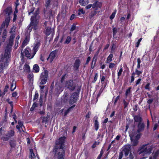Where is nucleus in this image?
Returning <instances> with one entry per match:
<instances>
[{"instance_id": "obj_1", "label": "nucleus", "mask_w": 159, "mask_h": 159, "mask_svg": "<svg viewBox=\"0 0 159 159\" xmlns=\"http://www.w3.org/2000/svg\"><path fill=\"white\" fill-rule=\"evenodd\" d=\"M65 139V137L60 138L56 143V146L54 150L55 152V156L57 157L58 159H64Z\"/></svg>"}, {"instance_id": "obj_2", "label": "nucleus", "mask_w": 159, "mask_h": 159, "mask_svg": "<svg viewBox=\"0 0 159 159\" xmlns=\"http://www.w3.org/2000/svg\"><path fill=\"white\" fill-rule=\"evenodd\" d=\"M39 12L37 10L33 16H32L30 19L31 22L27 28L30 32L32 29L34 30H37L39 28V16L38 15Z\"/></svg>"}, {"instance_id": "obj_3", "label": "nucleus", "mask_w": 159, "mask_h": 159, "mask_svg": "<svg viewBox=\"0 0 159 159\" xmlns=\"http://www.w3.org/2000/svg\"><path fill=\"white\" fill-rule=\"evenodd\" d=\"M78 94L77 92L73 93L70 98L69 94L66 92L65 93L61 98V103L64 104L69 102L70 105L75 103L77 99Z\"/></svg>"}, {"instance_id": "obj_4", "label": "nucleus", "mask_w": 159, "mask_h": 159, "mask_svg": "<svg viewBox=\"0 0 159 159\" xmlns=\"http://www.w3.org/2000/svg\"><path fill=\"white\" fill-rule=\"evenodd\" d=\"M152 147L148 144H145L139 147L138 150L139 155L143 157L140 159H145L147 157L148 155L152 153Z\"/></svg>"}, {"instance_id": "obj_5", "label": "nucleus", "mask_w": 159, "mask_h": 159, "mask_svg": "<svg viewBox=\"0 0 159 159\" xmlns=\"http://www.w3.org/2000/svg\"><path fill=\"white\" fill-rule=\"evenodd\" d=\"M141 136V134H135L134 132H132L130 134L131 144L133 146H136L139 143L138 140L140 138Z\"/></svg>"}, {"instance_id": "obj_6", "label": "nucleus", "mask_w": 159, "mask_h": 159, "mask_svg": "<svg viewBox=\"0 0 159 159\" xmlns=\"http://www.w3.org/2000/svg\"><path fill=\"white\" fill-rule=\"evenodd\" d=\"M48 71L46 70H45L44 72L42 73L40 79V84L43 85L46 83L48 77Z\"/></svg>"}, {"instance_id": "obj_7", "label": "nucleus", "mask_w": 159, "mask_h": 159, "mask_svg": "<svg viewBox=\"0 0 159 159\" xmlns=\"http://www.w3.org/2000/svg\"><path fill=\"white\" fill-rule=\"evenodd\" d=\"M0 62H1L0 63V73H2L5 67L7 66L8 64L6 59H5V58L3 57H1Z\"/></svg>"}, {"instance_id": "obj_8", "label": "nucleus", "mask_w": 159, "mask_h": 159, "mask_svg": "<svg viewBox=\"0 0 159 159\" xmlns=\"http://www.w3.org/2000/svg\"><path fill=\"white\" fill-rule=\"evenodd\" d=\"M12 46L7 44L5 50V53L3 56V54L1 55L2 57H3L5 58V59H6L7 61V57H9V56L10 53V52L11 50V47Z\"/></svg>"}, {"instance_id": "obj_9", "label": "nucleus", "mask_w": 159, "mask_h": 159, "mask_svg": "<svg viewBox=\"0 0 159 159\" xmlns=\"http://www.w3.org/2000/svg\"><path fill=\"white\" fill-rule=\"evenodd\" d=\"M25 53L26 57L31 59L33 58L35 55L33 51L31 50L29 48H26L25 50Z\"/></svg>"}, {"instance_id": "obj_10", "label": "nucleus", "mask_w": 159, "mask_h": 159, "mask_svg": "<svg viewBox=\"0 0 159 159\" xmlns=\"http://www.w3.org/2000/svg\"><path fill=\"white\" fill-rule=\"evenodd\" d=\"M66 87L70 91H72L75 89L76 85L73 81L70 80L66 82Z\"/></svg>"}, {"instance_id": "obj_11", "label": "nucleus", "mask_w": 159, "mask_h": 159, "mask_svg": "<svg viewBox=\"0 0 159 159\" xmlns=\"http://www.w3.org/2000/svg\"><path fill=\"white\" fill-rule=\"evenodd\" d=\"M131 147V145L129 144L125 145L124 146L123 151L124 152L125 155V156H127L128 155L130 150Z\"/></svg>"}, {"instance_id": "obj_12", "label": "nucleus", "mask_w": 159, "mask_h": 159, "mask_svg": "<svg viewBox=\"0 0 159 159\" xmlns=\"http://www.w3.org/2000/svg\"><path fill=\"white\" fill-rule=\"evenodd\" d=\"M9 21L10 19L9 17H8L6 19L5 22H3L1 26L0 29V35L1 34L2 29H3L4 28H5V26H6L7 27Z\"/></svg>"}, {"instance_id": "obj_13", "label": "nucleus", "mask_w": 159, "mask_h": 159, "mask_svg": "<svg viewBox=\"0 0 159 159\" xmlns=\"http://www.w3.org/2000/svg\"><path fill=\"white\" fill-rule=\"evenodd\" d=\"M144 126L143 123H138L137 131H133L132 132H134L135 134H140V133L143 130Z\"/></svg>"}, {"instance_id": "obj_14", "label": "nucleus", "mask_w": 159, "mask_h": 159, "mask_svg": "<svg viewBox=\"0 0 159 159\" xmlns=\"http://www.w3.org/2000/svg\"><path fill=\"white\" fill-rule=\"evenodd\" d=\"M57 51L55 50L52 52L47 59H49L50 62H51L57 56Z\"/></svg>"}, {"instance_id": "obj_15", "label": "nucleus", "mask_w": 159, "mask_h": 159, "mask_svg": "<svg viewBox=\"0 0 159 159\" xmlns=\"http://www.w3.org/2000/svg\"><path fill=\"white\" fill-rule=\"evenodd\" d=\"M25 39L23 41L22 44V47L24 48L25 46H26L27 43H29L30 41V34L29 33H27L25 34Z\"/></svg>"}, {"instance_id": "obj_16", "label": "nucleus", "mask_w": 159, "mask_h": 159, "mask_svg": "<svg viewBox=\"0 0 159 159\" xmlns=\"http://www.w3.org/2000/svg\"><path fill=\"white\" fill-rule=\"evenodd\" d=\"M102 6V3L98 1L95 2L92 4V8L97 10L98 8H100Z\"/></svg>"}, {"instance_id": "obj_17", "label": "nucleus", "mask_w": 159, "mask_h": 159, "mask_svg": "<svg viewBox=\"0 0 159 159\" xmlns=\"http://www.w3.org/2000/svg\"><path fill=\"white\" fill-rule=\"evenodd\" d=\"M40 45V42L37 41L35 42L34 44V46L33 48V50L35 54L38 51V49Z\"/></svg>"}, {"instance_id": "obj_18", "label": "nucleus", "mask_w": 159, "mask_h": 159, "mask_svg": "<svg viewBox=\"0 0 159 159\" xmlns=\"http://www.w3.org/2000/svg\"><path fill=\"white\" fill-rule=\"evenodd\" d=\"M134 118L135 122H138L139 123H142V118L139 115L134 116Z\"/></svg>"}, {"instance_id": "obj_19", "label": "nucleus", "mask_w": 159, "mask_h": 159, "mask_svg": "<svg viewBox=\"0 0 159 159\" xmlns=\"http://www.w3.org/2000/svg\"><path fill=\"white\" fill-rule=\"evenodd\" d=\"M80 62L79 59L76 60L75 61V63L74 64V68L76 70H77L80 66Z\"/></svg>"}, {"instance_id": "obj_20", "label": "nucleus", "mask_w": 159, "mask_h": 159, "mask_svg": "<svg viewBox=\"0 0 159 159\" xmlns=\"http://www.w3.org/2000/svg\"><path fill=\"white\" fill-rule=\"evenodd\" d=\"M5 13L6 14V16H8V17H9V16L10 15L11 13L12 12V11L11 8H7L6 10H5ZM7 18H6V19ZM10 19V18H9Z\"/></svg>"}, {"instance_id": "obj_21", "label": "nucleus", "mask_w": 159, "mask_h": 159, "mask_svg": "<svg viewBox=\"0 0 159 159\" xmlns=\"http://www.w3.org/2000/svg\"><path fill=\"white\" fill-rule=\"evenodd\" d=\"M80 4L83 6H85L89 3L88 0H79Z\"/></svg>"}, {"instance_id": "obj_22", "label": "nucleus", "mask_w": 159, "mask_h": 159, "mask_svg": "<svg viewBox=\"0 0 159 159\" xmlns=\"http://www.w3.org/2000/svg\"><path fill=\"white\" fill-rule=\"evenodd\" d=\"M15 37V34H13L11 36H10L9 40V43L7 44L9 45H10L11 46H12L13 43V39H14V38Z\"/></svg>"}, {"instance_id": "obj_23", "label": "nucleus", "mask_w": 159, "mask_h": 159, "mask_svg": "<svg viewBox=\"0 0 159 159\" xmlns=\"http://www.w3.org/2000/svg\"><path fill=\"white\" fill-rule=\"evenodd\" d=\"M45 34L47 36L49 35L52 33L51 28L49 26L46 28Z\"/></svg>"}, {"instance_id": "obj_24", "label": "nucleus", "mask_w": 159, "mask_h": 159, "mask_svg": "<svg viewBox=\"0 0 159 159\" xmlns=\"http://www.w3.org/2000/svg\"><path fill=\"white\" fill-rule=\"evenodd\" d=\"M15 132L13 130H10L8 131L6 136L8 137L9 138L13 136L14 135Z\"/></svg>"}, {"instance_id": "obj_25", "label": "nucleus", "mask_w": 159, "mask_h": 159, "mask_svg": "<svg viewBox=\"0 0 159 159\" xmlns=\"http://www.w3.org/2000/svg\"><path fill=\"white\" fill-rule=\"evenodd\" d=\"M97 11H91V13L89 14V17L90 19H91L97 13Z\"/></svg>"}, {"instance_id": "obj_26", "label": "nucleus", "mask_w": 159, "mask_h": 159, "mask_svg": "<svg viewBox=\"0 0 159 159\" xmlns=\"http://www.w3.org/2000/svg\"><path fill=\"white\" fill-rule=\"evenodd\" d=\"M75 107V105H74L73 106L69 107L67 110H66L64 114V116H66L68 113L71 110V109Z\"/></svg>"}, {"instance_id": "obj_27", "label": "nucleus", "mask_w": 159, "mask_h": 159, "mask_svg": "<svg viewBox=\"0 0 159 159\" xmlns=\"http://www.w3.org/2000/svg\"><path fill=\"white\" fill-rule=\"evenodd\" d=\"M113 57V55L112 54H110L107 58V63H108L112 61V58Z\"/></svg>"}, {"instance_id": "obj_28", "label": "nucleus", "mask_w": 159, "mask_h": 159, "mask_svg": "<svg viewBox=\"0 0 159 159\" xmlns=\"http://www.w3.org/2000/svg\"><path fill=\"white\" fill-rule=\"evenodd\" d=\"M16 86L15 83H14V82L13 81L11 83L10 89L11 91H13L16 88Z\"/></svg>"}, {"instance_id": "obj_29", "label": "nucleus", "mask_w": 159, "mask_h": 159, "mask_svg": "<svg viewBox=\"0 0 159 159\" xmlns=\"http://www.w3.org/2000/svg\"><path fill=\"white\" fill-rule=\"evenodd\" d=\"M94 127L95 130L96 131L99 128V124L97 119L95 121Z\"/></svg>"}, {"instance_id": "obj_30", "label": "nucleus", "mask_w": 159, "mask_h": 159, "mask_svg": "<svg viewBox=\"0 0 159 159\" xmlns=\"http://www.w3.org/2000/svg\"><path fill=\"white\" fill-rule=\"evenodd\" d=\"M33 69L36 72H38L39 71V67L38 65L35 64L33 66Z\"/></svg>"}, {"instance_id": "obj_31", "label": "nucleus", "mask_w": 159, "mask_h": 159, "mask_svg": "<svg viewBox=\"0 0 159 159\" xmlns=\"http://www.w3.org/2000/svg\"><path fill=\"white\" fill-rule=\"evenodd\" d=\"M10 145L11 148H14L16 145V141L14 140H11L10 142Z\"/></svg>"}, {"instance_id": "obj_32", "label": "nucleus", "mask_w": 159, "mask_h": 159, "mask_svg": "<svg viewBox=\"0 0 159 159\" xmlns=\"http://www.w3.org/2000/svg\"><path fill=\"white\" fill-rule=\"evenodd\" d=\"M56 89L57 90V92L58 94L63 90V88L60 86H59V88H57V86Z\"/></svg>"}, {"instance_id": "obj_33", "label": "nucleus", "mask_w": 159, "mask_h": 159, "mask_svg": "<svg viewBox=\"0 0 159 159\" xmlns=\"http://www.w3.org/2000/svg\"><path fill=\"white\" fill-rule=\"evenodd\" d=\"M24 69L27 71H29L30 67L29 65L27 64H25L24 65Z\"/></svg>"}, {"instance_id": "obj_34", "label": "nucleus", "mask_w": 159, "mask_h": 159, "mask_svg": "<svg viewBox=\"0 0 159 159\" xmlns=\"http://www.w3.org/2000/svg\"><path fill=\"white\" fill-rule=\"evenodd\" d=\"M76 28V27L75 25L74 24L71 27V29L70 30V33H71Z\"/></svg>"}, {"instance_id": "obj_35", "label": "nucleus", "mask_w": 159, "mask_h": 159, "mask_svg": "<svg viewBox=\"0 0 159 159\" xmlns=\"http://www.w3.org/2000/svg\"><path fill=\"white\" fill-rule=\"evenodd\" d=\"M131 88L129 87L128 89H127L125 92V96L126 97H127L128 95L130 93V89Z\"/></svg>"}, {"instance_id": "obj_36", "label": "nucleus", "mask_w": 159, "mask_h": 159, "mask_svg": "<svg viewBox=\"0 0 159 159\" xmlns=\"http://www.w3.org/2000/svg\"><path fill=\"white\" fill-rule=\"evenodd\" d=\"M158 154H159V153L158 151H157L155 152H153L152 153L153 158L154 159H156L157 157H158Z\"/></svg>"}, {"instance_id": "obj_37", "label": "nucleus", "mask_w": 159, "mask_h": 159, "mask_svg": "<svg viewBox=\"0 0 159 159\" xmlns=\"http://www.w3.org/2000/svg\"><path fill=\"white\" fill-rule=\"evenodd\" d=\"M71 38L70 36H68L66 38V41L64 42V43L68 44L71 41Z\"/></svg>"}, {"instance_id": "obj_38", "label": "nucleus", "mask_w": 159, "mask_h": 159, "mask_svg": "<svg viewBox=\"0 0 159 159\" xmlns=\"http://www.w3.org/2000/svg\"><path fill=\"white\" fill-rule=\"evenodd\" d=\"M137 61L138 63L137 65V68L138 69H139L140 68V64L141 62V61L140 60V58H138L137 59Z\"/></svg>"}, {"instance_id": "obj_39", "label": "nucleus", "mask_w": 159, "mask_h": 159, "mask_svg": "<svg viewBox=\"0 0 159 159\" xmlns=\"http://www.w3.org/2000/svg\"><path fill=\"white\" fill-rule=\"evenodd\" d=\"M37 103L36 102H34L31 108L30 109V111H33L34 109V108L37 107Z\"/></svg>"}, {"instance_id": "obj_40", "label": "nucleus", "mask_w": 159, "mask_h": 159, "mask_svg": "<svg viewBox=\"0 0 159 159\" xmlns=\"http://www.w3.org/2000/svg\"><path fill=\"white\" fill-rule=\"evenodd\" d=\"M123 106H124V108H126L127 107L129 103V102H127L125 100H124L123 101Z\"/></svg>"}, {"instance_id": "obj_41", "label": "nucleus", "mask_w": 159, "mask_h": 159, "mask_svg": "<svg viewBox=\"0 0 159 159\" xmlns=\"http://www.w3.org/2000/svg\"><path fill=\"white\" fill-rule=\"evenodd\" d=\"M30 157L32 158L33 157H36L34 154L33 152V149H30Z\"/></svg>"}, {"instance_id": "obj_42", "label": "nucleus", "mask_w": 159, "mask_h": 159, "mask_svg": "<svg viewBox=\"0 0 159 159\" xmlns=\"http://www.w3.org/2000/svg\"><path fill=\"white\" fill-rule=\"evenodd\" d=\"M79 13L78 14L79 15H80L81 14H84L85 13V11H84L83 9L81 8H80L79 9Z\"/></svg>"}, {"instance_id": "obj_43", "label": "nucleus", "mask_w": 159, "mask_h": 159, "mask_svg": "<svg viewBox=\"0 0 159 159\" xmlns=\"http://www.w3.org/2000/svg\"><path fill=\"white\" fill-rule=\"evenodd\" d=\"M9 137L8 136L7 137H3L1 138V139L3 141H8L9 139Z\"/></svg>"}, {"instance_id": "obj_44", "label": "nucleus", "mask_w": 159, "mask_h": 159, "mask_svg": "<svg viewBox=\"0 0 159 159\" xmlns=\"http://www.w3.org/2000/svg\"><path fill=\"white\" fill-rule=\"evenodd\" d=\"M115 65V64L114 63H110L109 64V67L110 68H112L114 67Z\"/></svg>"}, {"instance_id": "obj_45", "label": "nucleus", "mask_w": 159, "mask_h": 159, "mask_svg": "<svg viewBox=\"0 0 159 159\" xmlns=\"http://www.w3.org/2000/svg\"><path fill=\"white\" fill-rule=\"evenodd\" d=\"M51 2V0H47L46 3V7H49Z\"/></svg>"}, {"instance_id": "obj_46", "label": "nucleus", "mask_w": 159, "mask_h": 159, "mask_svg": "<svg viewBox=\"0 0 159 159\" xmlns=\"http://www.w3.org/2000/svg\"><path fill=\"white\" fill-rule=\"evenodd\" d=\"M123 71V70L122 68H120L119 72L118 73V78L121 75V74Z\"/></svg>"}, {"instance_id": "obj_47", "label": "nucleus", "mask_w": 159, "mask_h": 159, "mask_svg": "<svg viewBox=\"0 0 159 159\" xmlns=\"http://www.w3.org/2000/svg\"><path fill=\"white\" fill-rule=\"evenodd\" d=\"M141 40H142V38H140V39H139L138 40V41L136 43V47L138 48L139 47V45L140 43L141 42Z\"/></svg>"}, {"instance_id": "obj_48", "label": "nucleus", "mask_w": 159, "mask_h": 159, "mask_svg": "<svg viewBox=\"0 0 159 159\" xmlns=\"http://www.w3.org/2000/svg\"><path fill=\"white\" fill-rule=\"evenodd\" d=\"M9 87V86L8 85H7L5 86L4 89V92H3V93H4V95L5 94V93L7 92Z\"/></svg>"}, {"instance_id": "obj_49", "label": "nucleus", "mask_w": 159, "mask_h": 159, "mask_svg": "<svg viewBox=\"0 0 159 159\" xmlns=\"http://www.w3.org/2000/svg\"><path fill=\"white\" fill-rule=\"evenodd\" d=\"M99 142H95L93 144V145L92 146V148H95L97 145H98L99 144Z\"/></svg>"}, {"instance_id": "obj_50", "label": "nucleus", "mask_w": 159, "mask_h": 159, "mask_svg": "<svg viewBox=\"0 0 159 159\" xmlns=\"http://www.w3.org/2000/svg\"><path fill=\"white\" fill-rule=\"evenodd\" d=\"M142 72L138 70L137 69H136L135 73L136 75H139L140 74H141Z\"/></svg>"}, {"instance_id": "obj_51", "label": "nucleus", "mask_w": 159, "mask_h": 159, "mask_svg": "<svg viewBox=\"0 0 159 159\" xmlns=\"http://www.w3.org/2000/svg\"><path fill=\"white\" fill-rule=\"evenodd\" d=\"M117 29L116 28H114L113 29V35H115L117 32Z\"/></svg>"}, {"instance_id": "obj_52", "label": "nucleus", "mask_w": 159, "mask_h": 159, "mask_svg": "<svg viewBox=\"0 0 159 159\" xmlns=\"http://www.w3.org/2000/svg\"><path fill=\"white\" fill-rule=\"evenodd\" d=\"M18 41H16V40H15V44L14 47L15 49H16L17 48L18 46Z\"/></svg>"}, {"instance_id": "obj_53", "label": "nucleus", "mask_w": 159, "mask_h": 159, "mask_svg": "<svg viewBox=\"0 0 159 159\" xmlns=\"http://www.w3.org/2000/svg\"><path fill=\"white\" fill-rule=\"evenodd\" d=\"M38 96L39 95L38 93H35L33 101H34L35 99H37L38 98Z\"/></svg>"}, {"instance_id": "obj_54", "label": "nucleus", "mask_w": 159, "mask_h": 159, "mask_svg": "<svg viewBox=\"0 0 159 159\" xmlns=\"http://www.w3.org/2000/svg\"><path fill=\"white\" fill-rule=\"evenodd\" d=\"M120 96H117V97L116 98L114 102V105H115L117 101L119 99Z\"/></svg>"}, {"instance_id": "obj_55", "label": "nucleus", "mask_w": 159, "mask_h": 159, "mask_svg": "<svg viewBox=\"0 0 159 159\" xmlns=\"http://www.w3.org/2000/svg\"><path fill=\"white\" fill-rule=\"evenodd\" d=\"M153 101V99H149L147 101V103L149 104H151L152 102Z\"/></svg>"}, {"instance_id": "obj_56", "label": "nucleus", "mask_w": 159, "mask_h": 159, "mask_svg": "<svg viewBox=\"0 0 159 159\" xmlns=\"http://www.w3.org/2000/svg\"><path fill=\"white\" fill-rule=\"evenodd\" d=\"M141 79L140 78V79H139L138 80L136 81V85H137L139 84L140 83V81H141Z\"/></svg>"}, {"instance_id": "obj_57", "label": "nucleus", "mask_w": 159, "mask_h": 159, "mask_svg": "<svg viewBox=\"0 0 159 159\" xmlns=\"http://www.w3.org/2000/svg\"><path fill=\"white\" fill-rule=\"evenodd\" d=\"M91 7H92V4H90L87 6L85 7V8L87 9H89Z\"/></svg>"}, {"instance_id": "obj_58", "label": "nucleus", "mask_w": 159, "mask_h": 159, "mask_svg": "<svg viewBox=\"0 0 159 159\" xmlns=\"http://www.w3.org/2000/svg\"><path fill=\"white\" fill-rule=\"evenodd\" d=\"M18 124L20 127L22 128V126L23 125V123L22 121L19 120L18 121Z\"/></svg>"}, {"instance_id": "obj_59", "label": "nucleus", "mask_w": 159, "mask_h": 159, "mask_svg": "<svg viewBox=\"0 0 159 159\" xmlns=\"http://www.w3.org/2000/svg\"><path fill=\"white\" fill-rule=\"evenodd\" d=\"M123 154L122 152H120V153L119 156V158L118 159H121L122 157H123Z\"/></svg>"}, {"instance_id": "obj_60", "label": "nucleus", "mask_w": 159, "mask_h": 159, "mask_svg": "<svg viewBox=\"0 0 159 159\" xmlns=\"http://www.w3.org/2000/svg\"><path fill=\"white\" fill-rule=\"evenodd\" d=\"M115 13H113L110 16V19H112L115 17Z\"/></svg>"}, {"instance_id": "obj_61", "label": "nucleus", "mask_w": 159, "mask_h": 159, "mask_svg": "<svg viewBox=\"0 0 159 159\" xmlns=\"http://www.w3.org/2000/svg\"><path fill=\"white\" fill-rule=\"evenodd\" d=\"M91 59V58L90 57H89L87 59L86 62L85 63V64H88L89 62V61H90Z\"/></svg>"}, {"instance_id": "obj_62", "label": "nucleus", "mask_w": 159, "mask_h": 159, "mask_svg": "<svg viewBox=\"0 0 159 159\" xmlns=\"http://www.w3.org/2000/svg\"><path fill=\"white\" fill-rule=\"evenodd\" d=\"M52 13L51 10H50L48 13V16H49V18H50L51 16H52Z\"/></svg>"}, {"instance_id": "obj_63", "label": "nucleus", "mask_w": 159, "mask_h": 159, "mask_svg": "<svg viewBox=\"0 0 159 159\" xmlns=\"http://www.w3.org/2000/svg\"><path fill=\"white\" fill-rule=\"evenodd\" d=\"M66 76V75H65L62 76V77L61 79V83H62L63 82V81H64V79L65 78Z\"/></svg>"}, {"instance_id": "obj_64", "label": "nucleus", "mask_w": 159, "mask_h": 159, "mask_svg": "<svg viewBox=\"0 0 159 159\" xmlns=\"http://www.w3.org/2000/svg\"><path fill=\"white\" fill-rule=\"evenodd\" d=\"M150 85V84L148 83L145 86V89H149V86Z\"/></svg>"}]
</instances>
